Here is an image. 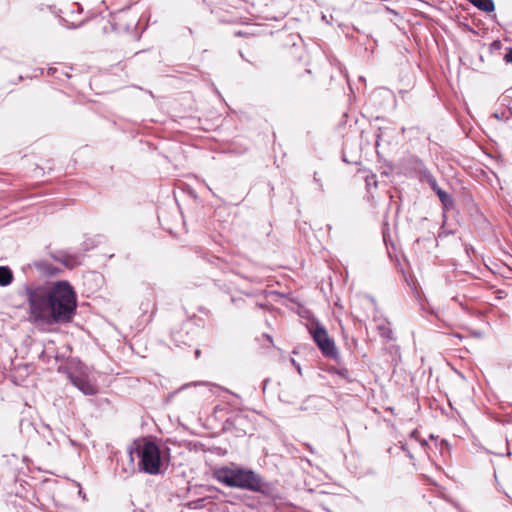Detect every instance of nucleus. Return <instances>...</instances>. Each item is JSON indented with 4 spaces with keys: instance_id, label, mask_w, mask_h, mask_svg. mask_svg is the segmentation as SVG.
Masks as SVG:
<instances>
[{
    "instance_id": "423d86ee",
    "label": "nucleus",
    "mask_w": 512,
    "mask_h": 512,
    "mask_svg": "<svg viewBox=\"0 0 512 512\" xmlns=\"http://www.w3.org/2000/svg\"><path fill=\"white\" fill-rule=\"evenodd\" d=\"M114 28L118 31H126L130 32L134 30L137 26V21L135 17H129L127 14H120L114 20Z\"/></svg>"
},
{
    "instance_id": "9d476101",
    "label": "nucleus",
    "mask_w": 512,
    "mask_h": 512,
    "mask_svg": "<svg viewBox=\"0 0 512 512\" xmlns=\"http://www.w3.org/2000/svg\"><path fill=\"white\" fill-rule=\"evenodd\" d=\"M377 330L382 337L387 338V339L392 338V330L388 325H386V324L378 325Z\"/></svg>"
},
{
    "instance_id": "f03ea898",
    "label": "nucleus",
    "mask_w": 512,
    "mask_h": 512,
    "mask_svg": "<svg viewBox=\"0 0 512 512\" xmlns=\"http://www.w3.org/2000/svg\"><path fill=\"white\" fill-rule=\"evenodd\" d=\"M213 477L220 483L228 486L252 492H262L264 483L262 478L250 469L236 465L217 468L213 471Z\"/></svg>"
},
{
    "instance_id": "20e7f679",
    "label": "nucleus",
    "mask_w": 512,
    "mask_h": 512,
    "mask_svg": "<svg viewBox=\"0 0 512 512\" xmlns=\"http://www.w3.org/2000/svg\"><path fill=\"white\" fill-rule=\"evenodd\" d=\"M310 333L314 342L325 357L331 359L338 357L335 343L333 339L329 337L327 330L323 326L316 325L314 328L310 329Z\"/></svg>"
},
{
    "instance_id": "f8f14e48",
    "label": "nucleus",
    "mask_w": 512,
    "mask_h": 512,
    "mask_svg": "<svg viewBox=\"0 0 512 512\" xmlns=\"http://www.w3.org/2000/svg\"><path fill=\"white\" fill-rule=\"evenodd\" d=\"M431 188L437 193V189H440L435 178L429 180Z\"/></svg>"
},
{
    "instance_id": "6e6552de",
    "label": "nucleus",
    "mask_w": 512,
    "mask_h": 512,
    "mask_svg": "<svg viewBox=\"0 0 512 512\" xmlns=\"http://www.w3.org/2000/svg\"><path fill=\"white\" fill-rule=\"evenodd\" d=\"M478 9L484 12H492L495 9L494 2L492 0H468Z\"/></svg>"
},
{
    "instance_id": "7ed1b4c3",
    "label": "nucleus",
    "mask_w": 512,
    "mask_h": 512,
    "mask_svg": "<svg viewBox=\"0 0 512 512\" xmlns=\"http://www.w3.org/2000/svg\"><path fill=\"white\" fill-rule=\"evenodd\" d=\"M140 465L144 472L155 475L160 472L161 466V451L158 445L154 442H145L139 451Z\"/></svg>"
},
{
    "instance_id": "1a4fd4ad",
    "label": "nucleus",
    "mask_w": 512,
    "mask_h": 512,
    "mask_svg": "<svg viewBox=\"0 0 512 512\" xmlns=\"http://www.w3.org/2000/svg\"><path fill=\"white\" fill-rule=\"evenodd\" d=\"M437 196L439 197L444 207L448 208L453 205V200L450 195L442 189H437Z\"/></svg>"
},
{
    "instance_id": "4468645a",
    "label": "nucleus",
    "mask_w": 512,
    "mask_h": 512,
    "mask_svg": "<svg viewBox=\"0 0 512 512\" xmlns=\"http://www.w3.org/2000/svg\"><path fill=\"white\" fill-rule=\"evenodd\" d=\"M347 372V370H344V372H340L339 374L344 376V374Z\"/></svg>"
},
{
    "instance_id": "39448f33",
    "label": "nucleus",
    "mask_w": 512,
    "mask_h": 512,
    "mask_svg": "<svg viewBox=\"0 0 512 512\" xmlns=\"http://www.w3.org/2000/svg\"><path fill=\"white\" fill-rule=\"evenodd\" d=\"M69 379L71 383L85 395H95L98 392L96 383L84 372L70 373Z\"/></svg>"
},
{
    "instance_id": "0eeeda50",
    "label": "nucleus",
    "mask_w": 512,
    "mask_h": 512,
    "mask_svg": "<svg viewBox=\"0 0 512 512\" xmlns=\"http://www.w3.org/2000/svg\"><path fill=\"white\" fill-rule=\"evenodd\" d=\"M14 277L11 269L7 266H0V286H8Z\"/></svg>"
},
{
    "instance_id": "9b49d317",
    "label": "nucleus",
    "mask_w": 512,
    "mask_h": 512,
    "mask_svg": "<svg viewBox=\"0 0 512 512\" xmlns=\"http://www.w3.org/2000/svg\"><path fill=\"white\" fill-rule=\"evenodd\" d=\"M58 261L63 263L68 268H73L78 264L76 258L73 256H65L61 259H58Z\"/></svg>"
},
{
    "instance_id": "ddd939ff",
    "label": "nucleus",
    "mask_w": 512,
    "mask_h": 512,
    "mask_svg": "<svg viewBox=\"0 0 512 512\" xmlns=\"http://www.w3.org/2000/svg\"><path fill=\"white\" fill-rule=\"evenodd\" d=\"M267 337V340H269L270 342H272V337L270 335H266Z\"/></svg>"
},
{
    "instance_id": "f257e3e1",
    "label": "nucleus",
    "mask_w": 512,
    "mask_h": 512,
    "mask_svg": "<svg viewBox=\"0 0 512 512\" xmlns=\"http://www.w3.org/2000/svg\"><path fill=\"white\" fill-rule=\"evenodd\" d=\"M25 295L33 324L69 323L76 313L77 295L67 281L27 285Z\"/></svg>"
}]
</instances>
